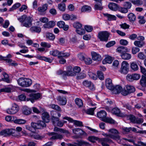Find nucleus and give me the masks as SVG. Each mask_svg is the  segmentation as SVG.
Masks as SVG:
<instances>
[{
    "instance_id": "18",
    "label": "nucleus",
    "mask_w": 146,
    "mask_h": 146,
    "mask_svg": "<svg viewBox=\"0 0 146 146\" xmlns=\"http://www.w3.org/2000/svg\"><path fill=\"white\" fill-rule=\"evenodd\" d=\"M101 144L103 146H109L107 143H113L112 141L109 138H102L101 139Z\"/></svg>"
},
{
    "instance_id": "52",
    "label": "nucleus",
    "mask_w": 146,
    "mask_h": 146,
    "mask_svg": "<svg viewBox=\"0 0 146 146\" xmlns=\"http://www.w3.org/2000/svg\"><path fill=\"white\" fill-rule=\"evenodd\" d=\"M40 45L41 46L47 48H49L51 47V44L50 43L45 42H42L40 43Z\"/></svg>"
},
{
    "instance_id": "54",
    "label": "nucleus",
    "mask_w": 146,
    "mask_h": 146,
    "mask_svg": "<svg viewBox=\"0 0 146 146\" xmlns=\"http://www.w3.org/2000/svg\"><path fill=\"white\" fill-rule=\"evenodd\" d=\"M96 107H94L93 108H91L88 109L86 111V113L87 114L93 115L94 113V111L96 109Z\"/></svg>"
},
{
    "instance_id": "30",
    "label": "nucleus",
    "mask_w": 146,
    "mask_h": 146,
    "mask_svg": "<svg viewBox=\"0 0 146 146\" xmlns=\"http://www.w3.org/2000/svg\"><path fill=\"white\" fill-rule=\"evenodd\" d=\"M121 58L125 60H128L130 59L131 57V55L129 53L125 52L120 54Z\"/></svg>"
},
{
    "instance_id": "41",
    "label": "nucleus",
    "mask_w": 146,
    "mask_h": 146,
    "mask_svg": "<svg viewBox=\"0 0 146 146\" xmlns=\"http://www.w3.org/2000/svg\"><path fill=\"white\" fill-rule=\"evenodd\" d=\"M72 131L73 133L75 134L81 135L82 134V132L83 133L82 134L85 133L84 131L79 128L73 129Z\"/></svg>"
},
{
    "instance_id": "60",
    "label": "nucleus",
    "mask_w": 146,
    "mask_h": 146,
    "mask_svg": "<svg viewBox=\"0 0 146 146\" xmlns=\"http://www.w3.org/2000/svg\"><path fill=\"white\" fill-rule=\"evenodd\" d=\"M137 57L139 59L143 60L145 58L146 56L143 52H141L138 54Z\"/></svg>"
},
{
    "instance_id": "56",
    "label": "nucleus",
    "mask_w": 146,
    "mask_h": 146,
    "mask_svg": "<svg viewBox=\"0 0 146 146\" xmlns=\"http://www.w3.org/2000/svg\"><path fill=\"white\" fill-rule=\"evenodd\" d=\"M88 75L90 78L93 80H96L97 78V75L92 72H89Z\"/></svg>"
},
{
    "instance_id": "58",
    "label": "nucleus",
    "mask_w": 146,
    "mask_h": 146,
    "mask_svg": "<svg viewBox=\"0 0 146 146\" xmlns=\"http://www.w3.org/2000/svg\"><path fill=\"white\" fill-rule=\"evenodd\" d=\"M50 108H52V109L59 111H61V108L59 106L55 104H51L50 105Z\"/></svg>"
},
{
    "instance_id": "64",
    "label": "nucleus",
    "mask_w": 146,
    "mask_h": 146,
    "mask_svg": "<svg viewBox=\"0 0 146 146\" xmlns=\"http://www.w3.org/2000/svg\"><path fill=\"white\" fill-rule=\"evenodd\" d=\"M86 64L89 65L91 64L92 62V59L88 57H85L84 60Z\"/></svg>"
},
{
    "instance_id": "50",
    "label": "nucleus",
    "mask_w": 146,
    "mask_h": 146,
    "mask_svg": "<svg viewBox=\"0 0 146 146\" xmlns=\"http://www.w3.org/2000/svg\"><path fill=\"white\" fill-rule=\"evenodd\" d=\"M94 8L96 10H102L103 8V7L102 6V3H96L94 5Z\"/></svg>"
},
{
    "instance_id": "47",
    "label": "nucleus",
    "mask_w": 146,
    "mask_h": 146,
    "mask_svg": "<svg viewBox=\"0 0 146 146\" xmlns=\"http://www.w3.org/2000/svg\"><path fill=\"white\" fill-rule=\"evenodd\" d=\"M138 19L139 22L140 24H143L145 23L146 21L143 16H139Z\"/></svg>"
},
{
    "instance_id": "31",
    "label": "nucleus",
    "mask_w": 146,
    "mask_h": 146,
    "mask_svg": "<svg viewBox=\"0 0 146 146\" xmlns=\"http://www.w3.org/2000/svg\"><path fill=\"white\" fill-rule=\"evenodd\" d=\"M0 58L1 59L5 60L7 62L10 63L11 64L12 66H16L18 65L17 63H16L14 62H12V60L11 59H7L1 56H0Z\"/></svg>"
},
{
    "instance_id": "7",
    "label": "nucleus",
    "mask_w": 146,
    "mask_h": 146,
    "mask_svg": "<svg viewBox=\"0 0 146 146\" xmlns=\"http://www.w3.org/2000/svg\"><path fill=\"white\" fill-rule=\"evenodd\" d=\"M41 95L39 93H31L28 96V97L26 99L27 101H30L33 103L35 101L38 99L40 97Z\"/></svg>"
},
{
    "instance_id": "10",
    "label": "nucleus",
    "mask_w": 146,
    "mask_h": 146,
    "mask_svg": "<svg viewBox=\"0 0 146 146\" xmlns=\"http://www.w3.org/2000/svg\"><path fill=\"white\" fill-rule=\"evenodd\" d=\"M63 119H64L67 120L70 123H73L74 125L77 126L81 127L83 126L82 122V121L74 120L70 117L66 116L64 117Z\"/></svg>"
},
{
    "instance_id": "55",
    "label": "nucleus",
    "mask_w": 146,
    "mask_h": 146,
    "mask_svg": "<svg viewBox=\"0 0 146 146\" xmlns=\"http://www.w3.org/2000/svg\"><path fill=\"white\" fill-rule=\"evenodd\" d=\"M119 62L118 60H115L113 61L112 64V68L114 69H117L118 68Z\"/></svg>"
},
{
    "instance_id": "17",
    "label": "nucleus",
    "mask_w": 146,
    "mask_h": 146,
    "mask_svg": "<svg viewBox=\"0 0 146 146\" xmlns=\"http://www.w3.org/2000/svg\"><path fill=\"white\" fill-rule=\"evenodd\" d=\"M56 100L60 105H64L67 103L66 98L64 97L58 96L57 97Z\"/></svg>"
},
{
    "instance_id": "42",
    "label": "nucleus",
    "mask_w": 146,
    "mask_h": 146,
    "mask_svg": "<svg viewBox=\"0 0 146 146\" xmlns=\"http://www.w3.org/2000/svg\"><path fill=\"white\" fill-rule=\"evenodd\" d=\"M130 66L131 69L134 71H137L138 69V66L135 62H132L131 63Z\"/></svg>"
},
{
    "instance_id": "21",
    "label": "nucleus",
    "mask_w": 146,
    "mask_h": 146,
    "mask_svg": "<svg viewBox=\"0 0 146 146\" xmlns=\"http://www.w3.org/2000/svg\"><path fill=\"white\" fill-rule=\"evenodd\" d=\"M104 16L107 19L108 21H115L116 19V17L113 15L108 14V13H104Z\"/></svg>"
},
{
    "instance_id": "29",
    "label": "nucleus",
    "mask_w": 146,
    "mask_h": 146,
    "mask_svg": "<svg viewBox=\"0 0 146 146\" xmlns=\"http://www.w3.org/2000/svg\"><path fill=\"white\" fill-rule=\"evenodd\" d=\"M23 113L25 115H27L31 114V109L27 107H24L22 109Z\"/></svg>"
},
{
    "instance_id": "35",
    "label": "nucleus",
    "mask_w": 146,
    "mask_h": 146,
    "mask_svg": "<svg viewBox=\"0 0 146 146\" xmlns=\"http://www.w3.org/2000/svg\"><path fill=\"white\" fill-rule=\"evenodd\" d=\"M64 74L67 76H76V74L74 71H73L72 69H71L70 70H68L67 71L64 72Z\"/></svg>"
},
{
    "instance_id": "51",
    "label": "nucleus",
    "mask_w": 146,
    "mask_h": 146,
    "mask_svg": "<svg viewBox=\"0 0 146 146\" xmlns=\"http://www.w3.org/2000/svg\"><path fill=\"white\" fill-rule=\"evenodd\" d=\"M4 78H3V80L8 83L11 82V80L9 79L8 75L5 73L3 74Z\"/></svg>"
},
{
    "instance_id": "44",
    "label": "nucleus",
    "mask_w": 146,
    "mask_h": 146,
    "mask_svg": "<svg viewBox=\"0 0 146 146\" xmlns=\"http://www.w3.org/2000/svg\"><path fill=\"white\" fill-rule=\"evenodd\" d=\"M60 52L58 50H54L50 51V55H52L54 56H58L60 55Z\"/></svg>"
},
{
    "instance_id": "33",
    "label": "nucleus",
    "mask_w": 146,
    "mask_h": 146,
    "mask_svg": "<svg viewBox=\"0 0 146 146\" xmlns=\"http://www.w3.org/2000/svg\"><path fill=\"white\" fill-rule=\"evenodd\" d=\"M48 7V4H45L43 5L42 6L38 7V10L39 12L42 13L47 10Z\"/></svg>"
},
{
    "instance_id": "62",
    "label": "nucleus",
    "mask_w": 146,
    "mask_h": 146,
    "mask_svg": "<svg viewBox=\"0 0 146 146\" xmlns=\"http://www.w3.org/2000/svg\"><path fill=\"white\" fill-rule=\"evenodd\" d=\"M20 6L21 4L20 3H17L14 5L10 9L9 11H12L19 7Z\"/></svg>"
},
{
    "instance_id": "34",
    "label": "nucleus",
    "mask_w": 146,
    "mask_h": 146,
    "mask_svg": "<svg viewBox=\"0 0 146 146\" xmlns=\"http://www.w3.org/2000/svg\"><path fill=\"white\" fill-rule=\"evenodd\" d=\"M128 17L129 21L131 22H134L136 20V17L135 15L133 13H131L128 15Z\"/></svg>"
},
{
    "instance_id": "53",
    "label": "nucleus",
    "mask_w": 146,
    "mask_h": 146,
    "mask_svg": "<svg viewBox=\"0 0 146 146\" xmlns=\"http://www.w3.org/2000/svg\"><path fill=\"white\" fill-rule=\"evenodd\" d=\"M58 7L60 10L64 11L66 9L65 5L64 3L59 4L58 5Z\"/></svg>"
},
{
    "instance_id": "24",
    "label": "nucleus",
    "mask_w": 146,
    "mask_h": 146,
    "mask_svg": "<svg viewBox=\"0 0 146 146\" xmlns=\"http://www.w3.org/2000/svg\"><path fill=\"white\" fill-rule=\"evenodd\" d=\"M113 93L115 94H117L120 93L122 90V87L120 86L117 85L115 87L113 86V89L111 90Z\"/></svg>"
},
{
    "instance_id": "25",
    "label": "nucleus",
    "mask_w": 146,
    "mask_h": 146,
    "mask_svg": "<svg viewBox=\"0 0 146 146\" xmlns=\"http://www.w3.org/2000/svg\"><path fill=\"white\" fill-rule=\"evenodd\" d=\"M105 56V58L102 61L103 64H105L107 63L109 64L111 63L113 60L112 58L108 55H106Z\"/></svg>"
},
{
    "instance_id": "40",
    "label": "nucleus",
    "mask_w": 146,
    "mask_h": 146,
    "mask_svg": "<svg viewBox=\"0 0 146 146\" xmlns=\"http://www.w3.org/2000/svg\"><path fill=\"white\" fill-rule=\"evenodd\" d=\"M45 36L47 38L50 40H53L55 38V36L53 34L49 33H46Z\"/></svg>"
},
{
    "instance_id": "61",
    "label": "nucleus",
    "mask_w": 146,
    "mask_h": 146,
    "mask_svg": "<svg viewBox=\"0 0 146 146\" xmlns=\"http://www.w3.org/2000/svg\"><path fill=\"white\" fill-rule=\"evenodd\" d=\"M119 11L121 13H126L128 12V10L124 7H119L118 9Z\"/></svg>"
},
{
    "instance_id": "59",
    "label": "nucleus",
    "mask_w": 146,
    "mask_h": 146,
    "mask_svg": "<svg viewBox=\"0 0 146 146\" xmlns=\"http://www.w3.org/2000/svg\"><path fill=\"white\" fill-rule=\"evenodd\" d=\"M11 91V88L8 87H5L4 88L0 89V93L2 92H10Z\"/></svg>"
},
{
    "instance_id": "8",
    "label": "nucleus",
    "mask_w": 146,
    "mask_h": 146,
    "mask_svg": "<svg viewBox=\"0 0 146 146\" xmlns=\"http://www.w3.org/2000/svg\"><path fill=\"white\" fill-rule=\"evenodd\" d=\"M19 110L18 106L16 104L14 103L12 104V106L10 108L7 110L6 112L9 114H14L18 111Z\"/></svg>"
},
{
    "instance_id": "13",
    "label": "nucleus",
    "mask_w": 146,
    "mask_h": 146,
    "mask_svg": "<svg viewBox=\"0 0 146 146\" xmlns=\"http://www.w3.org/2000/svg\"><path fill=\"white\" fill-rule=\"evenodd\" d=\"M49 136H52L50 138L51 139H61L63 138V136L62 135L54 132H49L48 133Z\"/></svg>"
},
{
    "instance_id": "63",
    "label": "nucleus",
    "mask_w": 146,
    "mask_h": 146,
    "mask_svg": "<svg viewBox=\"0 0 146 146\" xmlns=\"http://www.w3.org/2000/svg\"><path fill=\"white\" fill-rule=\"evenodd\" d=\"M78 58L81 60H84L86 56V54L82 53H80L78 54Z\"/></svg>"
},
{
    "instance_id": "32",
    "label": "nucleus",
    "mask_w": 146,
    "mask_h": 146,
    "mask_svg": "<svg viewBox=\"0 0 146 146\" xmlns=\"http://www.w3.org/2000/svg\"><path fill=\"white\" fill-rule=\"evenodd\" d=\"M36 58L40 60H44L46 62L51 63L52 60L49 58H47L44 56H42L40 55H38L36 56Z\"/></svg>"
},
{
    "instance_id": "43",
    "label": "nucleus",
    "mask_w": 146,
    "mask_h": 146,
    "mask_svg": "<svg viewBox=\"0 0 146 146\" xmlns=\"http://www.w3.org/2000/svg\"><path fill=\"white\" fill-rule=\"evenodd\" d=\"M75 102L76 104L79 107H81L83 106V102L82 100L79 98L75 99Z\"/></svg>"
},
{
    "instance_id": "36",
    "label": "nucleus",
    "mask_w": 146,
    "mask_h": 146,
    "mask_svg": "<svg viewBox=\"0 0 146 146\" xmlns=\"http://www.w3.org/2000/svg\"><path fill=\"white\" fill-rule=\"evenodd\" d=\"M91 7L85 5L82 6L81 9V10L82 12H89L91 11Z\"/></svg>"
},
{
    "instance_id": "19",
    "label": "nucleus",
    "mask_w": 146,
    "mask_h": 146,
    "mask_svg": "<svg viewBox=\"0 0 146 146\" xmlns=\"http://www.w3.org/2000/svg\"><path fill=\"white\" fill-rule=\"evenodd\" d=\"M111 112L113 114L120 117H122L124 115L121 112L120 110L117 108H114L112 109L111 111Z\"/></svg>"
},
{
    "instance_id": "2",
    "label": "nucleus",
    "mask_w": 146,
    "mask_h": 146,
    "mask_svg": "<svg viewBox=\"0 0 146 146\" xmlns=\"http://www.w3.org/2000/svg\"><path fill=\"white\" fill-rule=\"evenodd\" d=\"M97 117L102 121L111 123H114V120L111 118L106 117L107 113L104 110H101L98 112L97 114Z\"/></svg>"
},
{
    "instance_id": "15",
    "label": "nucleus",
    "mask_w": 146,
    "mask_h": 146,
    "mask_svg": "<svg viewBox=\"0 0 146 146\" xmlns=\"http://www.w3.org/2000/svg\"><path fill=\"white\" fill-rule=\"evenodd\" d=\"M130 119L131 122L133 123L140 124L143 122V119L142 118H136L133 115H131L130 116Z\"/></svg>"
},
{
    "instance_id": "45",
    "label": "nucleus",
    "mask_w": 146,
    "mask_h": 146,
    "mask_svg": "<svg viewBox=\"0 0 146 146\" xmlns=\"http://www.w3.org/2000/svg\"><path fill=\"white\" fill-rule=\"evenodd\" d=\"M15 123L19 124H23L26 122V120L22 119H17L14 121Z\"/></svg>"
},
{
    "instance_id": "16",
    "label": "nucleus",
    "mask_w": 146,
    "mask_h": 146,
    "mask_svg": "<svg viewBox=\"0 0 146 146\" xmlns=\"http://www.w3.org/2000/svg\"><path fill=\"white\" fill-rule=\"evenodd\" d=\"M91 54L92 59L93 60L99 61L102 60L101 56L96 52H92Z\"/></svg>"
},
{
    "instance_id": "38",
    "label": "nucleus",
    "mask_w": 146,
    "mask_h": 146,
    "mask_svg": "<svg viewBox=\"0 0 146 146\" xmlns=\"http://www.w3.org/2000/svg\"><path fill=\"white\" fill-rule=\"evenodd\" d=\"M37 129H41L43 127L46 126V125L44 122L42 121H37Z\"/></svg>"
},
{
    "instance_id": "1",
    "label": "nucleus",
    "mask_w": 146,
    "mask_h": 146,
    "mask_svg": "<svg viewBox=\"0 0 146 146\" xmlns=\"http://www.w3.org/2000/svg\"><path fill=\"white\" fill-rule=\"evenodd\" d=\"M18 20L21 22L23 23V26L29 28L32 25L33 19L30 17H27L25 15H23L20 18H18Z\"/></svg>"
},
{
    "instance_id": "37",
    "label": "nucleus",
    "mask_w": 146,
    "mask_h": 146,
    "mask_svg": "<svg viewBox=\"0 0 146 146\" xmlns=\"http://www.w3.org/2000/svg\"><path fill=\"white\" fill-rule=\"evenodd\" d=\"M126 88L129 94L134 92L135 90V88L132 86L127 85L126 86Z\"/></svg>"
},
{
    "instance_id": "27",
    "label": "nucleus",
    "mask_w": 146,
    "mask_h": 146,
    "mask_svg": "<svg viewBox=\"0 0 146 146\" xmlns=\"http://www.w3.org/2000/svg\"><path fill=\"white\" fill-rule=\"evenodd\" d=\"M29 30L32 33H39L41 31V28L39 27L34 26L31 27Z\"/></svg>"
},
{
    "instance_id": "46",
    "label": "nucleus",
    "mask_w": 146,
    "mask_h": 146,
    "mask_svg": "<svg viewBox=\"0 0 146 146\" xmlns=\"http://www.w3.org/2000/svg\"><path fill=\"white\" fill-rule=\"evenodd\" d=\"M70 55V54L68 52H60V55L58 56V58H60L62 57L67 58Z\"/></svg>"
},
{
    "instance_id": "39",
    "label": "nucleus",
    "mask_w": 146,
    "mask_h": 146,
    "mask_svg": "<svg viewBox=\"0 0 146 146\" xmlns=\"http://www.w3.org/2000/svg\"><path fill=\"white\" fill-rule=\"evenodd\" d=\"M134 44L135 46L139 47H141L145 45L144 42L141 41H135Z\"/></svg>"
},
{
    "instance_id": "3",
    "label": "nucleus",
    "mask_w": 146,
    "mask_h": 146,
    "mask_svg": "<svg viewBox=\"0 0 146 146\" xmlns=\"http://www.w3.org/2000/svg\"><path fill=\"white\" fill-rule=\"evenodd\" d=\"M19 85L23 87H27L31 86L32 81L31 79L25 78H21L17 80Z\"/></svg>"
},
{
    "instance_id": "9",
    "label": "nucleus",
    "mask_w": 146,
    "mask_h": 146,
    "mask_svg": "<svg viewBox=\"0 0 146 146\" xmlns=\"http://www.w3.org/2000/svg\"><path fill=\"white\" fill-rule=\"evenodd\" d=\"M16 131L13 129H6L2 130L0 132V135L4 136L9 135H12L13 136H16L15 132Z\"/></svg>"
},
{
    "instance_id": "57",
    "label": "nucleus",
    "mask_w": 146,
    "mask_h": 146,
    "mask_svg": "<svg viewBox=\"0 0 146 146\" xmlns=\"http://www.w3.org/2000/svg\"><path fill=\"white\" fill-rule=\"evenodd\" d=\"M88 140L90 142L94 143L96 141L98 140V138L95 136H91L88 137Z\"/></svg>"
},
{
    "instance_id": "49",
    "label": "nucleus",
    "mask_w": 146,
    "mask_h": 146,
    "mask_svg": "<svg viewBox=\"0 0 146 146\" xmlns=\"http://www.w3.org/2000/svg\"><path fill=\"white\" fill-rule=\"evenodd\" d=\"M108 131L111 133L113 135H118V134H119V132L118 131L115 129L112 128L108 130Z\"/></svg>"
},
{
    "instance_id": "23",
    "label": "nucleus",
    "mask_w": 146,
    "mask_h": 146,
    "mask_svg": "<svg viewBox=\"0 0 146 146\" xmlns=\"http://www.w3.org/2000/svg\"><path fill=\"white\" fill-rule=\"evenodd\" d=\"M106 85L107 88L109 90H112L113 89L112 80L110 78H107L106 79Z\"/></svg>"
},
{
    "instance_id": "5",
    "label": "nucleus",
    "mask_w": 146,
    "mask_h": 146,
    "mask_svg": "<svg viewBox=\"0 0 146 146\" xmlns=\"http://www.w3.org/2000/svg\"><path fill=\"white\" fill-rule=\"evenodd\" d=\"M110 33L107 31H102L99 32L98 34V36L101 41L107 42Z\"/></svg>"
},
{
    "instance_id": "12",
    "label": "nucleus",
    "mask_w": 146,
    "mask_h": 146,
    "mask_svg": "<svg viewBox=\"0 0 146 146\" xmlns=\"http://www.w3.org/2000/svg\"><path fill=\"white\" fill-rule=\"evenodd\" d=\"M140 77V75L137 74H133L132 75L128 74L126 76V78L129 81L131 82L139 80Z\"/></svg>"
},
{
    "instance_id": "20",
    "label": "nucleus",
    "mask_w": 146,
    "mask_h": 146,
    "mask_svg": "<svg viewBox=\"0 0 146 146\" xmlns=\"http://www.w3.org/2000/svg\"><path fill=\"white\" fill-rule=\"evenodd\" d=\"M103 135L105 137H107L106 138H110L113 140L118 141L120 140V136L119 135H114L111 134H108L107 133H103Z\"/></svg>"
},
{
    "instance_id": "26",
    "label": "nucleus",
    "mask_w": 146,
    "mask_h": 146,
    "mask_svg": "<svg viewBox=\"0 0 146 146\" xmlns=\"http://www.w3.org/2000/svg\"><path fill=\"white\" fill-rule=\"evenodd\" d=\"M108 7L110 10L114 11H117L118 8V5L114 3H109Z\"/></svg>"
},
{
    "instance_id": "14",
    "label": "nucleus",
    "mask_w": 146,
    "mask_h": 146,
    "mask_svg": "<svg viewBox=\"0 0 146 146\" xmlns=\"http://www.w3.org/2000/svg\"><path fill=\"white\" fill-rule=\"evenodd\" d=\"M83 85L85 86L88 87L91 90H94L95 88L93 84L90 81L88 80H84L83 82Z\"/></svg>"
},
{
    "instance_id": "6",
    "label": "nucleus",
    "mask_w": 146,
    "mask_h": 146,
    "mask_svg": "<svg viewBox=\"0 0 146 146\" xmlns=\"http://www.w3.org/2000/svg\"><path fill=\"white\" fill-rule=\"evenodd\" d=\"M141 71L144 75L142 76L140 81V84L143 87H146V69L141 66H140Z\"/></svg>"
},
{
    "instance_id": "4",
    "label": "nucleus",
    "mask_w": 146,
    "mask_h": 146,
    "mask_svg": "<svg viewBox=\"0 0 146 146\" xmlns=\"http://www.w3.org/2000/svg\"><path fill=\"white\" fill-rule=\"evenodd\" d=\"M129 64L126 61H123L121 65V67L119 72L121 74H126L128 72Z\"/></svg>"
},
{
    "instance_id": "22",
    "label": "nucleus",
    "mask_w": 146,
    "mask_h": 146,
    "mask_svg": "<svg viewBox=\"0 0 146 146\" xmlns=\"http://www.w3.org/2000/svg\"><path fill=\"white\" fill-rule=\"evenodd\" d=\"M116 51L121 54L125 52H127L129 50L127 47L123 46H121L117 48Z\"/></svg>"
},
{
    "instance_id": "28",
    "label": "nucleus",
    "mask_w": 146,
    "mask_h": 146,
    "mask_svg": "<svg viewBox=\"0 0 146 146\" xmlns=\"http://www.w3.org/2000/svg\"><path fill=\"white\" fill-rule=\"evenodd\" d=\"M55 25V23L54 21H50L44 25L43 27L45 28H50L53 27Z\"/></svg>"
},
{
    "instance_id": "11",
    "label": "nucleus",
    "mask_w": 146,
    "mask_h": 146,
    "mask_svg": "<svg viewBox=\"0 0 146 146\" xmlns=\"http://www.w3.org/2000/svg\"><path fill=\"white\" fill-rule=\"evenodd\" d=\"M40 111L43 112L42 113V118L43 120L46 123H48L50 121V116L48 112L45 111L44 109L41 108Z\"/></svg>"
},
{
    "instance_id": "48",
    "label": "nucleus",
    "mask_w": 146,
    "mask_h": 146,
    "mask_svg": "<svg viewBox=\"0 0 146 146\" xmlns=\"http://www.w3.org/2000/svg\"><path fill=\"white\" fill-rule=\"evenodd\" d=\"M131 6L132 4L131 3L128 1H125L124 2L123 4V6L127 10L128 9H130Z\"/></svg>"
}]
</instances>
